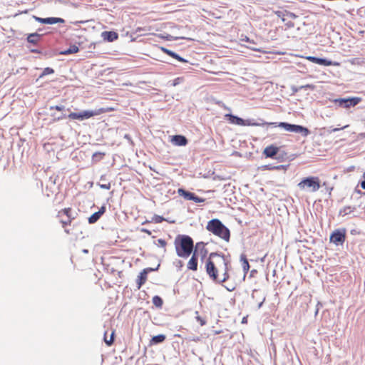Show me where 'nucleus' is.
<instances>
[{
    "label": "nucleus",
    "instance_id": "nucleus-11",
    "mask_svg": "<svg viewBox=\"0 0 365 365\" xmlns=\"http://www.w3.org/2000/svg\"><path fill=\"white\" fill-rule=\"evenodd\" d=\"M346 240V230H336L330 236V242L336 245H342Z\"/></svg>",
    "mask_w": 365,
    "mask_h": 365
},
{
    "label": "nucleus",
    "instance_id": "nucleus-27",
    "mask_svg": "<svg viewBox=\"0 0 365 365\" xmlns=\"http://www.w3.org/2000/svg\"><path fill=\"white\" fill-rule=\"evenodd\" d=\"M164 220H165V219L163 217L158 215H155L152 218V222H153L155 223H160Z\"/></svg>",
    "mask_w": 365,
    "mask_h": 365
},
{
    "label": "nucleus",
    "instance_id": "nucleus-20",
    "mask_svg": "<svg viewBox=\"0 0 365 365\" xmlns=\"http://www.w3.org/2000/svg\"><path fill=\"white\" fill-rule=\"evenodd\" d=\"M165 335L159 334L157 336H154L150 341V345L157 344L163 342L165 340Z\"/></svg>",
    "mask_w": 365,
    "mask_h": 365
},
{
    "label": "nucleus",
    "instance_id": "nucleus-34",
    "mask_svg": "<svg viewBox=\"0 0 365 365\" xmlns=\"http://www.w3.org/2000/svg\"><path fill=\"white\" fill-rule=\"evenodd\" d=\"M197 320L200 322V324L201 326H204L205 324H206V321L205 319H204L203 318H202L201 317H196Z\"/></svg>",
    "mask_w": 365,
    "mask_h": 365
},
{
    "label": "nucleus",
    "instance_id": "nucleus-8",
    "mask_svg": "<svg viewBox=\"0 0 365 365\" xmlns=\"http://www.w3.org/2000/svg\"><path fill=\"white\" fill-rule=\"evenodd\" d=\"M275 123L276 126L273 125L274 127L279 126L284 128L287 131L301 133L304 137L307 136L310 133L308 128L303 127L302 125L289 124L285 122H281L279 124H277V123Z\"/></svg>",
    "mask_w": 365,
    "mask_h": 365
},
{
    "label": "nucleus",
    "instance_id": "nucleus-39",
    "mask_svg": "<svg viewBox=\"0 0 365 365\" xmlns=\"http://www.w3.org/2000/svg\"><path fill=\"white\" fill-rule=\"evenodd\" d=\"M351 211V207H344V214H345V215H346V214H347V213H348V212H350Z\"/></svg>",
    "mask_w": 365,
    "mask_h": 365
},
{
    "label": "nucleus",
    "instance_id": "nucleus-37",
    "mask_svg": "<svg viewBox=\"0 0 365 365\" xmlns=\"http://www.w3.org/2000/svg\"><path fill=\"white\" fill-rule=\"evenodd\" d=\"M141 232H144V233H146V234H147V235H151V232H150L149 230L145 229V228H142V229H141Z\"/></svg>",
    "mask_w": 365,
    "mask_h": 365
},
{
    "label": "nucleus",
    "instance_id": "nucleus-22",
    "mask_svg": "<svg viewBox=\"0 0 365 365\" xmlns=\"http://www.w3.org/2000/svg\"><path fill=\"white\" fill-rule=\"evenodd\" d=\"M39 39H40V35L36 33L30 34L27 37L28 42L33 43V44H37L38 42L39 41Z\"/></svg>",
    "mask_w": 365,
    "mask_h": 365
},
{
    "label": "nucleus",
    "instance_id": "nucleus-29",
    "mask_svg": "<svg viewBox=\"0 0 365 365\" xmlns=\"http://www.w3.org/2000/svg\"><path fill=\"white\" fill-rule=\"evenodd\" d=\"M161 50L163 51V53H166L167 55L171 56L172 58L174 56V54H175V52L166 48H164V47H162L161 48Z\"/></svg>",
    "mask_w": 365,
    "mask_h": 365
},
{
    "label": "nucleus",
    "instance_id": "nucleus-43",
    "mask_svg": "<svg viewBox=\"0 0 365 365\" xmlns=\"http://www.w3.org/2000/svg\"><path fill=\"white\" fill-rule=\"evenodd\" d=\"M65 231L66 232V233H69V231L68 230H65Z\"/></svg>",
    "mask_w": 365,
    "mask_h": 365
},
{
    "label": "nucleus",
    "instance_id": "nucleus-19",
    "mask_svg": "<svg viewBox=\"0 0 365 365\" xmlns=\"http://www.w3.org/2000/svg\"><path fill=\"white\" fill-rule=\"evenodd\" d=\"M178 193L179 195L183 197L186 200H192V199L193 198V192H190L182 188H179L178 190Z\"/></svg>",
    "mask_w": 365,
    "mask_h": 365
},
{
    "label": "nucleus",
    "instance_id": "nucleus-12",
    "mask_svg": "<svg viewBox=\"0 0 365 365\" xmlns=\"http://www.w3.org/2000/svg\"><path fill=\"white\" fill-rule=\"evenodd\" d=\"M306 59H307L308 61H309L312 63L319 64V65L326 66H339V63L337 62H332L331 61L324 59V58H317L315 56H307Z\"/></svg>",
    "mask_w": 365,
    "mask_h": 365
},
{
    "label": "nucleus",
    "instance_id": "nucleus-26",
    "mask_svg": "<svg viewBox=\"0 0 365 365\" xmlns=\"http://www.w3.org/2000/svg\"><path fill=\"white\" fill-rule=\"evenodd\" d=\"M54 73V70L50 67L45 68L40 75L39 78H43L45 76L53 74Z\"/></svg>",
    "mask_w": 365,
    "mask_h": 365
},
{
    "label": "nucleus",
    "instance_id": "nucleus-17",
    "mask_svg": "<svg viewBox=\"0 0 365 365\" xmlns=\"http://www.w3.org/2000/svg\"><path fill=\"white\" fill-rule=\"evenodd\" d=\"M278 151H279V148H277L273 145H271L264 148V150L263 151V154L267 158H272L278 153Z\"/></svg>",
    "mask_w": 365,
    "mask_h": 365
},
{
    "label": "nucleus",
    "instance_id": "nucleus-6",
    "mask_svg": "<svg viewBox=\"0 0 365 365\" xmlns=\"http://www.w3.org/2000/svg\"><path fill=\"white\" fill-rule=\"evenodd\" d=\"M113 108H101L99 109L95 110H83L80 113H75L72 112L69 113L68 115L69 119L71 120H83L85 119H88L91 117L98 115L107 112L113 111Z\"/></svg>",
    "mask_w": 365,
    "mask_h": 365
},
{
    "label": "nucleus",
    "instance_id": "nucleus-35",
    "mask_svg": "<svg viewBox=\"0 0 365 365\" xmlns=\"http://www.w3.org/2000/svg\"><path fill=\"white\" fill-rule=\"evenodd\" d=\"M265 167L268 170H272V169L280 170L281 168H283V165H278V166H274V167H271L270 165H266Z\"/></svg>",
    "mask_w": 365,
    "mask_h": 365
},
{
    "label": "nucleus",
    "instance_id": "nucleus-1",
    "mask_svg": "<svg viewBox=\"0 0 365 365\" xmlns=\"http://www.w3.org/2000/svg\"><path fill=\"white\" fill-rule=\"evenodd\" d=\"M230 262L223 255L212 252L205 262V270L209 277L215 282H225L230 278Z\"/></svg>",
    "mask_w": 365,
    "mask_h": 365
},
{
    "label": "nucleus",
    "instance_id": "nucleus-25",
    "mask_svg": "<svg viewBox=\"0 0 365 365\" xmlns=\"http://www.w3.org/2000/svg\"><path fill=\"white\" fill-rule=\"evenodd\" d=\"M241 260L242 261V268L245 272H247L250 269V264L245 255L241 256Z\"/></svg>",
    "mask_w": 365,
    "mask_h": 365
},
{
    "label": "nucleus",
    "instance_id": "nucleus-3",
    "mask_svg": "<svg viewBox=\"0 0 365 365\" xmlns=\"http://www.w3.org/2000/svg\"><path fill=\"white\" fill-rule=\"evenodd\" d=\"M206 229L226 242H228L230 240V232L229 229L218 219L210 220L207 224Z\"/></svg>",
    "mask_w": 365,
    "mask_h": 365
},
{
    "label": "nucleus",
    "instance_id": "nucleus-18",
    "mask_svg": "<svg viewBox=\"0 0 365 365\" xmlns=\"http://www.w3.org/2000/svg\"><path fill=\"white\" fill-rule=\"evenodd\" d=\"M115 332V330L113 329L110 334V336L108 337V331H105L104 336H103V340L108 346H111L113 344Z\"/></svg>",
    "mask_w": 365,
    "mask_h": 365
},
{
    "label": "nucleus",
    "instance_id": "nucleus-16",
    "mask_svg": "<svg viewBox=\"0 0 365 365\" xmlns=\"http://www.w3.org/2000/svg\"><path fill=\"white\" fill-rule=\"evenodd\" d=\"M103 40L113 42L118 38V34L115 31H103L101 34Z\"/></svg>",
    "mask_w": 365,
    "mask_h": 365
},
{
    "label": "nucleus",
    "instance_id": "nucleus-38",
    "mask_svg": "<svg viewBox=\"0 0 365 365\" xmlns=\"http://www.w3.org/2000/svg\"><path fill=\"white\" fill-rule=\"evenodd\" d=\"M348 126H349V125H344V126H343V127H342V128H336L332 129V130H331V131H332V132H336V131L340 130H341V129H344V128H347Z\"/></svg>",
    "mask_w": 365,
    "mask_h": 365
},
{
    "label": "nucleus",
    "instance_id": "nucleus-28",
    "mask_svg": "<svg viewBox=\"0 0 365 365\" xmlns=\"http://www.w3.org/2000/svg\"><path fill=\"white\" fill-rule=\"evenodd\" d=\"M192 200H193L196 203H200V202H204L205 201V199L202 198V197H200L195 195V194L194 193L193 198L192 199Z\"/></svg>",
    "mask_w": 365,
    "mask_h": 365
},
{
    "label": "nucleus",
    "instance_id": "nucleus-30",
    "mask_svg": "<svg viewBox=\"0 0 365 365\" xmlns=\"http://www.w3.org/2000/svg\"><path fill=\"white\" fill-rule=\"evenodd\" d=\"M158 245L161 247L165 248L166 247V245H167V242L163 239H159V240H158Z\"/></svg>",
    "mask_w": 365,
    "mask_h": 365
},
{
    "label": "nucleus",
    "instance_id": "nucleus-24",
    "mask_svg": "<svg viewBox=\"0 0 365 365\" xmlns=\"http://www.w3.org/2000/svg\"><path fill=\"white\" fill-rule=\"evenodd\" d=\"M152 301L153 304L158 308H161L163 304V301L159 296H154Z\"/></svg>",
    "mask_w": 365,
    "mask_h": 365
},
{
    "label": "nucleus",
    "instance_id": "nucleus-10",
    "mask_svg": "<svg viewBox=\"0 0 365 365\" xmlns=\"http://www.w3.org/2000/svg\"><path fill=\"white\" fill-rule=\"evenodd\" d=\"M72 209L71 207L64 208L58 212V217L61 218V223L63 227L71 225L74 217H71Z\"/></svg>",
    "mask_w": 365,
    "mask_h": 365
},
{
    "label": "nucleus",
    "instance_id": "nucleus-42",
    "mask_svg": "<svg viewBox=\"0 0 365 365\" xmlns=\"http://www.w3.org/2000/svg\"><path fill=\"white\" fill-rule=\"evenodd\" d=\"M262 303H263V302H261V303L259 304V307H260L262 306Z\"/></svg>",
    "mask_w": 365,
    "mask_h": 365
},
{
    "label": "nucleus",
    "instance_id": "nucleus-31",
    "mask_svg": "<svg viewBox=\"0 0 365 365\" xmlns=\"http://www.w3.org/2000/svg\"><path fill=\"white\" fill-rule=\"evenodd\" d=\"M64 109V107L63 106H51L50 110H56L58 111H61Z\"/></svg>",
    "mask_w": 365,
    "mask_h": 365
},
{
    "label": "nucleus",
    "instance_id": "nucleus-15",
    "mask_svg": "<svg viewBox=\"0 0 365 365\" xmlns=\"http://www.w3.org/2000/svg\"><path fill=\"white\" fill-rule=\"evenodd\" d=\"M106 212V207L102 206L98 212H94L91 216L88 218V222L90 224H93L96 222L100 217L104 214Z\"/></svg>",
    "mask_w": 365,
    "mask_h": 365
},
{
    "label": "nucleus",
    "instance_id": "nucleus-4",
    "mask_svg": "<svg viewBox=\"0 0 365 365\" xmlns=\"http://www.w3.org/2000/svg\"><path fill=\"white\" fill-rule=\"evenodd\" d=\"M207 253V250L205 248V244L202 242H200L196 243L195 247V250L187 263V268L189 270L197 271L198 262L197 257L198 255H201L202 257H205Z\"/></svg>",
    "mask_w": 365,
    "mask_h": 365
},
{
    "label": "nucleus",
    "instance_id": "nucleus-14",
    "mask_svg": "<svg viewBox=\"0 0 365 365\" xmlns=\"http://www.w3.org/2000/svg\"><path fill=\"white\" fill-rule=\"evenodd\" d=\"M170 141L173 145L177 146H185L187 144V138L181 135H173Z\"/></svg>",
    "mask_w": 365,
    "mask_h": 365
},
{
    "label": "nucleus",
    "instance_id": "nucleus-23",
    "mask_svg": "<svg viewBox=\"0 0 365 365\" xmlns=\"http://www.w3.org/2000/svg\"><path fill=\"white\" fill-rule=\"evenodd\" d=\"M79 51V48L76 45H71L68 49L65 50L64 51L61 52V54L63 55H68V54H73L76 53Z\"/></svg>",
    "mask_w": 365,
    "mask_h": 365
},
{
    "label": "nucleus",
    "instance_id": "nucleus-36",
    "mask_svg": "<svg viewBox=\"0 0 365 365\" xmlns=\"http://www.w3.org/2000/svg\"><path fill=\"white\" fill-rule=\"evenodd\" d=\"M35 19L41 24H45V18L35 17Z\"/></svg>",
    "mask_w": 365,
    "mask_h": 365
},
{
    "label": "nucleus",
    "instance_id": "nucleus-2",
    "mask_svg": "<svg viewBox=\"0 0 365 365\" xmlns=\"http://www.w3.org/2000/svg\"><path fill=\"white\" fill-rule=\"evenodd\" d=\"M177 255L181 258H187L194 252V242L191 237L178 235L174 240Z\"/></svg>",
    "mask_w": 365,
    "mask_h": 365
},
{
    "label": "nucleus",
    "instance_id": "nucleus-33",
    "mask_svg": "<svg viewBox=\"0 0 365 365\" xmlns=\"http://www.w3.org/2000/svg\"><path fill=\"white\" fill-rule=\"evenodd\" d=\"M173 58L180 61V62H186V61L182 58V57H180L178 54L175 53L174 54V56L173 57Z\"/></svg>",
    "mask_w": 365,
    "mask_h": 365
},
{
    "label": "nucleus",
    "instance_id": "nucleus-7",
    "mask_svg": "<svg viewBox=\"0 0 365 365\" xmlns=\"http://www.w3.org/2000/svg\"><path fill=\"white\" fill-rule=\"evenodd\" d=\"M297 187L300 190L315 192L321 187L320 179L317 176L304 178L297 184Z\"/></svg>",
    "mask_w": 365,
    "mask_h": 365
},
{
    "label": "nucleus",
    "instance_id": "nucleus-5",
    "mask_svg": "<svg viewBox=\"0 0 365 365\" xmlns=\"http://www.w3.org/2000/svg\"><path fill=\"white\" fill-rule=\"evenodd\" d=\"M225 118L227 119L230 123L231 124H235L238 125H242V126H261V127H269V125H274L276 126L275 123H268L262 120L261 123H257L254 120H244L241 118H239L237 116L233 115L232 114H225Z\"/></svg>",
    "mask_w": 365,
    "mask_h": 365
},
{
    "label": "nucleus",
    "instance_id": "nucleus-21",
    "mask_svg": "<svg viewBox=\"0 0 365 365\" xmlns=\"http://www.w3.org/2000/svg\"><path fill=\"white\" fill-rule=\"evenodd\" d=\"M64 19L57 17L45 18V24H54L58 23H64Z\"/></svg>",
    "mask_w": 365,
    "mask_h": 365
},
{
    "label": "nucleus",
    "instance_id": "nucleus-40",
    "mask_svg": "<svg viewBox=\"0 0 365 365\" xmlns=\"http://www.w3.org/2000/svg\"><path fill=\"white\" fill-rule=\"evenodd\" d=\"M351 211V207H344V214H345V215H346V214H347V213H348V212H350Z\"/></svg>",
    "mask_w": 365,
    "mask_h": 365
},
{
    "label": "nucleus",
    "instance_id": "nucleus-41",
    "mask_svg": "<svg viewBox=\"0 0 365 365\" xmlns=\"http://www.w3.org/2000/svg\"><path fill=\"white\" fill-rule=\"evenodd\" d=\"M242 323H245V322H247V319H246L245 317H244V318L242 319Z\"/></svg>",
    "mask_w": 365,
    "mask_h": 365
},
{
    "label": "nucleus",
    "instance_id": "nucleus-13",
    "mask_svg": "<svg viewBox=\"0 0 365 365\" xmlns=\"http://www.w3.org/2000/svg\"><path fill=\"white\" fill-rule=\"evenodd\" d=\"M153 270V269L152 268H145L143 269V271L140 273L137 279L138 289H140V287L146 282L148 278V273Z\"/></svg>",
    "mask_w": 365,
    "mask_h": 365
},
{
    "label": "nucleus",
    "instance_id": "nucleus-9",
    "mask_svg": "<svg viewBox=\"0 0 365 365\" xmlns=\"http://www.w3.org/2000/svg\"><path fill=\"white\" fill-rule=\"evenodd\" d=\"M361 101V98L359 97H352L348 98H337L334 101L335 103H336L339 106L343 107L345 108H349L351 107H354Z\"/></svg>",
    "mask_w": 365,
    "mask_h": 365
},
{
    "label": "nucleus",
    "instance_id": "nucleus-32",
    "mask_svg": "<svg viewBox=\"0 0 365 365\" xmlns=\"http://www.w3.org/2000/svg\"><path fill=\"white\" fill-rule=\"evenodd\" d=\"M99 186L103 189L109 190L111 187V184L108 182L106 184H100Z\"/></svg>",
    "mask_w": 365,
    "mask_h": 365
}]
</instances>
